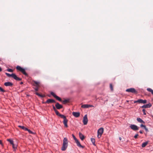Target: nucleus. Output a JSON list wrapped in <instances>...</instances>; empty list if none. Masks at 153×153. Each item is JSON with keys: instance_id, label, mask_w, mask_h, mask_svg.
I'll use <instances>...</instances> for the list:
<instances>
[{"instance_id": "nucleus-6", "label": "nucleus", "mask_w": 153, "mask_h": 153, "mask_svg": "<svg viewBox=\"0 0 153 153\" xmlns=\"http://www.w3.org/2000/svg\"><path fill=\"white\" fill-rule=\"evenodd\" d=\"M103 128H100L97 131V137L98 138H100L103 133Z\"/></svg>"}, {"instance_id": "nucleus-3", "label": "nucleus", "mask_w": 153, "mask_h": 153, "mask_svg": "<svg viewBox=\"0 0 153 153\" xmlns=\"http://www.w3.org/2000/svg\"><path fill=\"white\" fill-rule=\"evenodd\" d=\"M59 117H60L62 118L63 119V122L64 126L66 128L68 127V126L67 124L68 120L67 119L66 116L64 115L61 114Z\"/></svg>"}, {"instance_id": "nucleus-34", "label": "nucleus", "mask_w": 153, "mask_h": 153, "mask_svg": "<svg viewBox=\"0 0 153 153\" xmlns=\"http://www.w3.org/2000/svg\"><path fill=\"white\" fill-rule=\"evenodd\" d=\"M26 131H28L29 133L30 134H34V133H33L32 131H31L30 129H28L27 128V130H26Z\"/></svg>"}, {"instance_id": "nucleus-29", "label": "nucleus", "mask_w": 153, "mask_h": 153, "mask_svg": "<svg viewBox=\"0 0 153 153\" xmlns=\"http://www.w3.org/2000/svg\"><path fill=\"white\" fill-rule=\"evenodd\" d=\"M91 141L93 145H95V139L93 138H91Z\"/></svg>"}, {"instance_id": "nucleus-53", "label": "nucleus", "mask_w": 153, "mask_h": 153, "mask_svg": "<svg viewBox=\"0 0 153 153\" xmlns=\"http://www.w3.org/2000/svg\"><path fill=\"white\" fill-rule=\"evenodd\" d=\"M101 100H103V98H101Z\"/></svg>"}, {"instance_id": "nucleus-22", "label": "nucleus", "mask_w": 153, "mask_h": 153, "mask_svg": "<svg viewBox=\"0 0 153 153\" xmlns=\"http://www.w3.org/2000/svg\"><path fill=\"white\" fill-rule=\"evenodd\" d=\"M81 107L83 108H89V105L84 104L81 106Z\"/></svg>"}, {"instance_id": "nucleus-9", "label": "nucleus", "mask_w": 153, "mask_h": 153, "mask_svg": "<svg viewBox=\"0 0 153 153\" xmlns=\"http://www.w3.org/2000/svg\"><path fill=\"white\" fill-rule=\"evenodd\" d=\"M4 85L6 86L12 87L13 85V84L11 82H5Z\"/></svg>"}, {"instance_id": "nucleus-33", "label": "nucleus", "mask_w": 153, "mask_h": 153, "mask_svg": "<svg viewBox=\"0 0 153 153\" xmlns=\"http://www.w3.org/2000/svg\"><path fill=\"white\" fill-rule=\"evenodd\" d=\"M110 87L111 90L112 91H113V87L111 83H110Z\"/></svg>"}, {"instance_id": "nucleus-23", "label": "nucleus", "mask_w": 153, "mask_h": 153, "mask_svg": "<svg viewBox=\"0 0 153 153\" xmlns=\"http://www.w3.org/2000/svg\"><path fill=\"white\" fill-rule=\"evenodd\" d=\"M147 90L151 93V94L153 95V90L150 88H147Z\"/></svg>"}, {"instance_id": "nucleus-38", "label": "nucleus", "mask_w": 153, "mask_h": 153, "mask_svg": "<svg viewBox=\"0 0 153 153\" xmlns=\"http://www.w3.org/2000/svg\"><path fill=\"white\" fill-rule=\"evenodd\" d=\"M7 71L10 72H13V70L11 68H8L7 70Z\"/></svg>"}, {"instance_id": "nucleus-46", "label": "nucleus", "mask_w": 153, "mask_h": 153, "mask_svg": "<svg viewBox=\"0 0 153 153\" xmlns=\"http://www.w3.org/2000/svg\"><path fill=\"white\" fill-rule=\"evenodd\" d=\"M0 145H3L2 141L1 140H0Z\"/></svg>"}, {"instance_id": "nucleus-11", "label": "nucleus", "mask_w": 153, "mask_h": 153, "mask_svg": "<svg viewBox=\"0 0 153 153\" xmlns=\"http://www.w3.org/2000/svg\"><path fill=\"white\" fill-rule=\"evenodd\" d=\"M152 105L151 103H149L147 104L144 105L141 107L142 108H147L151 107Z\"/></svg>"}, {"instance_id": "nucleus-13", "label": "nucleus", "mask_w": 153, "mask_h": 153, "mask_svg": "<svg viewBox=\"0 0 153 153\" xmlns=\"http://www.w3.org/2000/svg\"><path fill=\"white\" fill-rule=\"evenodd\" d=\"M53 109L55 111L56 114L58 116H59L60 115H61V114H60L58 112V111L56 110V108L55 107V106L53 105Z\"/></svg>"}, {"instance_id": "nucleus-48", "label": "nucleus", "mask_w": 153, "mask_h": 153, "mask_svg": "<svg viewBox=\"0 0 153 153\" xmlns=\"http://www.w3.org/2000/svg\"><path fill=\"white\" fill-rule=\"evenodd\" d=\"M2 71V68H1V67H0V72H1V71Z\"/></svg>"}, {"instance_id": "nucleus-37", "label": "nucleus", "mask_w": 153, "mask_h": 153, "mask_svg": "<svg viewBox=\"0 0 153 153\" xmlns=\"http://www.w3.org/2000/svg\"><path fill=\"white\" fill-rule=\"evenodd\" d=\"M72 136L74 140H75V141L77 140L74 134H72Z\"/></svg>"}, {"instance_id": "nucleus-17", "label": "nucleus", "mask_w": 153, "mask_h": 153, "mask_svg": "<svg viewBox=\"0 0 153 153\" xmlns=\"http://www.w3.org/2000/svg\"><path fill=\"white\" fill-rule=\"evenodd\" d=\"M143 100H142V99H139L137 100L134 101V103H136L138 102L139 103H143Z\"/></svg>"}, {"instance_id": "nucleus-7", "label": "nucleus", "mask_w": 153, "mask_h": 153, "mask_svg": "<svg viewBox=\"0 0 153 153\" xmlns=\"http://www.w3.org/2000/svg\"><path fill=\"white\" fill-rule=\"evenodd\" d=\"M129 127L131 129L135 131L138 130L139 128L138 127L134 124H131Z\"/></svg>"}, {"instance_id": "nucleus-45", "label": "nucleus", "mask_w": 153, "mask_h": 153, "mask_svg": "<svg viewBox=\"0 0 153 153\" xmlns=\"http://www.w3.org/2000/svg\"><path fill=\"white\" fill-rule=\"evenodd\" d=\"M93 106L92 105H89V107H93Z\"/></svg>"}, {"instance_id": "nucleus-2", "label": "nucleus", "mask_w": 153, "mask_h": 153, "mask_svg": "<svg viewBox=\"0 0 153 153\" xmlns=\"http://www.w3.org/2000/svg\"><path fill=\"white\" fill-rule=\"evenodd\" d=\"M5 74L8 77H11L16 81H21L22 80V78H20L17 76L15 74L12 73V74H10L9 73H6Z\"/></svg>"}, {"instance_id": "nucleus-10", "label": "nucleus", "mask_w": 153, "mask_h": 153, "mask_svg": "<svg viewBox=\"0 0 153 153\" xmlns=\"http://www.w3.org/2000/svg\"><path fill=\"white\" fill-rule=\"evenodd\" d=\"M56 102V101L54 100L50 99H48L46 102H45V103H47L48 104L55 103Z\"/></svg>"}, {"instance_id": "nucleus-54", "label": "nucleus", "mask_w": 153, "mask_h": 153, "mask_svg": "<svg viewBox=\"0 0 153 153\" xmlns=\"http://www.w3.org/2000/svg\"><path fill=\"white\" fill-rule=\"evenodd\" d=\"M1 61V59H0V62Z\"/></svg>"}, {"instance_id": "nucleus-15", "label": "nucleus", "mask_w": 153, "mask_h": 153, "mask_svg": "<svg viewBox=\"0 0 153 153\" xmlns=\"http://www.w3.org/2000/svg\"><path fill=\"white\" fill-rule=\"evenodd\" d=\"M79 137L82 140H83L85 138V136L81 133L79 132Z\"/></svg>"}, {"instance_id": "nucleus-35", "label": "nucleus", "mask_w": 153, "mask_h": 153, "mask_svg": "<svg viewBox=\"0 0 153 153\" xmlns=\"http://www.w3.org/2000/svg\"><path fill=\"white\" fill-rule=\"evenodd\" d=\"M0 91L3 92H4L6 91L3 89L0 86Z\"/></svg>"}, {"instance_id": "nucleus-32", "label": "nucleus", "mask_w": 153, "mask_h": 153, "mask_svg": "<svg viewBox=\"0 0 153 153\" xmlns=\"http://www.w3.org/2000/svg\"><path fill=\"white\" fill-rule=\"evenodd\" d=\"M36 87L33 88L36 91H38L39 90V86H35Z\"/></svg>"}, {"instance_id": "nucleus-51", "label": "nucleus", "mask_w": 153, "mask_h": 153, "mask_svg": "<svg viewBox=\"0 0 153 153\" xmlns=\"http://www.w3.org/2000/svg\"><path fill=\"white\" fill-rule=\"evenodd\" d=\"M119 139L120 140H121V137H120Z\"/></svg>"}, {"instance_id": "nucleus-39", "label": "nucleus", "mask_w": 153, "mask_h": 153, "mask_svg": "<svg viewBox=\"0 0 153 153\" xmlns=\"http://www.w3.org/2000/svg\"><path fill=\"white\" fill-rule=\"evenodd\" d=\"M105 99V100H104V102H107L108 101V97H106Z\"/></svg>"}, {"instance_id": "nucleus-5", "label": "nucleus", "mask_w": 153, "mask_h": 153, "mask_svg": "<svg viewBox=\"0 0 153 153\" xmlns=\"http://www.w3.org/2000/svg\"><path fill=\"white\" fill-rule=\"evenodd\" d=\"M126 91L134 93L135 94H137L138 93L137 91L134 88H130L127 89L126 90Z\"/></svg>"}, {"instance_id": "nucleus-25", "label": "nucleus", "mask_w": 153, "mask_h": 153, "mask_svg": "<svg viewBox=\"0 0 153 153\" xmlns=\"http://www.w3.org/2000/svg\"><path fill=\"white\" fill-rule=\"evenodd\" d=\"M55 98L57 100L59 101H62V100L61 99L60 97H59L57 95L56 96V97H55Z\"/></svg>"}, {"instance_id": "nucleus-26", "label": "nucleus", "mask_w": 153, "mask_h": 153, "mask_svg": "<svg viewBox=\"0 0 153 153\" xmlns=\"http://www.w3.org/2000/svg\"><path fill=\"white\" fill-rule=\"evenodd\" d=\"M55 98L57 100L59 101H62V100L61 99L60 97H59L57 95L56 96V97H55Z\"/></svg>"}, {"instance_id": "nucleus-30", "label": "nucleus", "mask_w": 153, "mask_h": 153, "mask_svg": "<svg viewBox=\"0 0 153 153\" xmlns=\"http://www.w3.org/2000/svg\"><path fill=\"white\" fill-rule=\"evenodd\" d=\"M69 100H68L66 99V100H65L63 101H62V102L64 104H65L66 103H67V102H69Z\"/></svg>"}, {"instance_id": "nucleus-52", "label": "nucleus", "mask_w": 153, "mask_h": 153, "mask_svg": "<svg viewBox=\"0 0 153 153\" xmlns=\"http://www.w3.org/2000/svg\"><path fill=\"white\" fill-rule=\"evenodd\" d=\"M129 100H126V102H129Z\"/></svg>"}, {"instance_id": "nucleus-50", "label": "nucleus", "mask_w": 153, "mask_h": 153, "mask_svg": "<svg viewBox=\"0 0 153 153\" xmlns=\"http://www.w3.org/2000/svg\"><path fill=\"white\" fill-rule=\"evenodd\" d=\"M42 103H45V104L46 103H45V102H42Z\"/></svg>"}, {"instance_id": "nucleus-42", "label": "nucleus", "mask_w": 153, "mask_h": 153, "mask_svg": "<svg viewBox=\"0 0 153 153\" xmlns=\"http://www.w3.org/2000/svg\"><path fill=\"white\" fill-rule=\"evenodd\" d=\"M138 136V134H136L134 136V137L136 139L137 138V137Z\"/></svg>"}, {"instance_id": "nucleus-27", "label": "nucleus", "mask_w": 153, "mask_h": 153, "mask_svg": "<svg viewBox=\"0 0 153 153\" xmlns=\"http://www.w3.org/2000/svg\"><path fill=\"white\" fill-rule=\"evenodd\" d=\"M7 141L8 142H9L10 143V144H11V145H12L14 143L13 141V140L11 139H7Z\"/></svg>"}, {"instance_id": "nucleus-49", "label": "nucleus", "mask_w": 153, "mask_h": 153, "mask_svg": "<svg viewBox=\"0 0 153 153\" xmlns=\"http://www.w3.org/2000/svg\"><path fill=\"white\" fill-rule=\"evenodd\" d=\"M23 83L22 82H21L20 83V84L21 85Z\"/></svg>"}, {"instance_id": "nucleus-44", "label": "nucleus", "mask_w": 153, "mask_h": 153, "mask_svg": "<svg viewBox=\"0 0 153 153\" xmlns=\"http://www.w3.org/2000/svg\"><path fill=\"white\" fill-rule=\"evenodd\" d=\"M144 129H145L146 131V132H148V129L146 127H145L144 128Z\"/></svg>"}, {"instance_id": "nucleus-12", "label": "nucleus", "mask_w": 153, "mask_h": 153, "mask_svg": "<svg viewBox=\"0 0 153 153\" xmlns=\"http://www.w3.org/2000/svg\"><path fill=\"white\" fill-rule=\"evenodd\" d=\"M55 107L57 109H60L63 108L62 105L60 104L58 102L56 103L55 105Z\"/></svg>"}, {"instance_id": "nucleus-40", "label": "nucleus", "mask_w": 153, "mask_h": 153, "mask_svg": "<svg viewBox=\"0 0 153 153\" xmlns=\"http://www.w3.org/2000/svg\"><path fill=\"white\" fill-rule=\"evenodd\" d=\"M142 111L143 112V114L144 115H146V110L145 109H143L142 110Z\"/></svg>"}, {"instance_id": "nucleus-18", "label": "nucleus", "mask_w": 153, "mask_h": 153, "mask_svg": "<svg viewBox=\"0 0 153 153\" xmlns=\"http://www.w3.org/2000/svg\"><path fill=\"white\" fill-rule=\"evenodd\" d=\"M137 120L138 121V122L143 123H145V122L142 119H141L139 117H137Z\"/></svg>"}, {"instance_id": "nucleus-19", "label": "nucleus", "mask_w": 153, "mask_h": 153, "mask_svg": "<svg viewBox=\"0 0 153 153\" xmlns=\"http://www.w3.org/2000/svg\"><path fill=\"white\" fill-rule=\"evenodd\" d=\"M75 142L77 144V145L79 147H81V148H83V146H82L81 145L79 142V141L78 140H76L75 141Z\"/></svg>"}, {"instance_id": "nucleus-8", "label": "nucleus", "mask_w": 153, "mask_h": 153, "mask_svg": "<svg viewBox=\"0 0 153 153\" xmlns=\"http://www.w3.org/2000/svg\"><path fill=\"white\" fill-rule=\"evenodd\" d=\"M88 122V119L87 118V115L86 114L85 115L83 118V122L84 125H86Z\"/></svg>"}, {"instance_id": "nucleus-4", "label": "nucleus", "mask_w": 153, "mask_h": 153, "mask_svg": "<svg viewBox=\"0 0 153 153\" xmlns=\"http://www.w3.org/2000/svg\"><path fill=\"white\" fill-rule=\"evenodd\" d=\"M16 69L19 71L21 72L23 74L26 76H28V74L26 72L25 69L22 68L19 66H16Z\"/></svg>"}, {"instance_id": "nucleus-21", "label": "nucleus", "mask_w": 153, "mask_h": 153, "mask_svg": "<svg viewBox=\"0 0 153 153\" xmlns=\"http://www.w3.org/2000/svg\"><path fill=\"white\" fill-rule=\"evenodd\" d=\"M35 94L37 95L41 98L44 97H45V95L41 94L37 92H36Z\"/></svg>"}, {"instance_id": "nucleus-24", "label": "nucleus", "mask_w": 153, "mask_h": 153, "mask_svg": "<svg viewBox=\"0 0 153 153\" xmlns=\"http://www.w3.org/2000/svg\"><path fill=\"white\" fill-rule=\"evenodd\" d=\"M18 127L19 128H22V129L26 131L27 130V128L25 127L24 126H19Z\"/></svg>"}, {"instance_id": "nucleus-1", "label": "nucleus", "mask_w": 153, "mask_h": 153, "mask_svg": "<svg viewBox=\"0 0 153 153\" xmlns=\"http://www.w3.org/2000/svg\"><path fill=\"white\" fill-rule=\"evenodd\" d=\"M68 145V140L67 137L64 138L63 140L62 145L61 148L62 151H65L67 148Z\"/></svg>"}, {"instance_id": "nucleus-36", "label": "nucleus", "mask_w": 153, "mask_h": 153, "mask_svg": "<svg viewBox=\"0 0 153 153\" xmlns=\"http://www.w3.org/2000/svg\"><path fill=\"white\" fill-rule=\"evenodd\" d=\"M51 94L52 95L54 98L56 97V94H55L53 92H51Z\"/></svg>"}, {"instance_id": "nucleus-20", "label": "nucleus", "mask_w": 153, "mask_h": 153, "mask_svg": "<svg viewBox=\"0 0 153 153\" xmlns=\"http://www.w3.org/2000/svg\"><path fill=\"white\" fill-rule=\"evenodd\" d=\"M75 142L77 144V145L79 147H81V148H83V146H82L81 145L79 142V141L78 140H76L75 141Z\"/></svg>"}, {"instance_id": "nucleus-47", "label": "nucleus", "mask_w": 153, "mask_h": 153, "mask_svg": "<svg viewBox=\"0 0 153 153\" xmlns=\"http://www.w3.org/2000/svg\"><path fill=\"white\" fill-rule=\"evenodd\" d=\"M139 132H140V134H143V131L142 130H140V131H139Z\"/></svg>"}, {"instance_id": "nucleus-43", "label": "nucleus", "mask_w": 153, "mask_h": 153, "mask_svg": "<svg viewBox=\"0 0 153 153\" xmlns=\"http://www.w3.org/2000/svg\"><path fill=\"white\" fill-rule=\"evenodd\" d=\"M140 127H143L144 128L146 127V126L144 125H143V124H141L140 125Z\"/></svg>"}, {"instance_id": "nucleus-28", "label": "nucleus", "mask_w": 153, "mask_h": 153, "mask_svg": "<svg viewBox=\"0 0 153 153\" xmlns=\"http://www.w3.org/2000/svg\"><path fill=\"white\" fill-rule=\"evenodd\" d=\"M148 142H145L143 143L142 145V147H145L147 145V144H148Z\"/></svg>"}, {"instance_id": "nucleus-16", "label": "nucleus", "mask_w": 153, "mask_h": 153, "mask_svg": "<svg viewBox=\"0 0 153 153\" xmlns=\"http://www.w3.org/2000/svg\"><path fill=\"white\" fill-rule=\"evenodd\" d=\"M33 82H34V83L33 85V86H39V84L40 82H39L36 81H33Z\"/></svg>"}, {"instance_id": "nucleus-31", "label": "nucleus", "mask_w": 153, "mask_h": 153, "mask_svg": "<svg viewBox=\"0 0 153 153\" xmlns=\"http://www.w3.org/2000/svg\"><path fill=\"white\" fill-rule=\"evenodd\" d=\"M12 147L14 150H15L17 148V146L16 145L14 144V143L12 145Z\"/></svg>"}, {"instance_id": "nucleus-41", "label": "nucleus", "mask_w": 153, "mask_h": 153, "mask_svg": "<svg viewBox=\"0 0 153 153\" xmlns=\"http://www.w3.org/2000/svg\"><path fill=\"white\" fill-rule=\"evenodd\" d=\"M147 102V100H143V104H145Z\"/></svg>"}, {"instance_id": "nucleus-14", "label": "nucleus", "mask_w": 153, "mask_h": 153, "mask_svg": "<svg viewBox=\"0 0 153 153\" xmlns=\"http://www.w3.org/2000/svg\"><path fill=\"white\" fill-rule=\"evenodd\" d=\"M73 115L76 117H78L80 116V113L79 112H72Z\"/></svg>"}]
</instances>
